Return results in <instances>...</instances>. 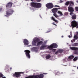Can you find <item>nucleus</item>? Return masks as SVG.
<instances>
[{
  "label": "nucleus",
  "instance_id": "f257e3e1",
  "mask_svg": "<svg viewBox=\"0 0 78 78\" xmlns=\"http://www.w3.org/2000/svg\"><path fill=\"white\" fill-rule=\"evenodd\" d=\"M43 44L42 41H39V39L38 38H36L34 39L32 42V44L34 46H40Z\"/></svg>",
  "mask_w": 78,
  "mask_h": 78
},
{
  "label": "nucleus",
  "instance_id": "f03ea898",
  "mask_svg": "<svg viewBox=\"0 0 78 78\" xmlns=\"http://www.w3.org/2000/svg\"><path fill=\"white\" fill-rule=\"evenodd\" d=\"M52 11L53 13V16H55L56 18H58L59 17V16H58L56 12H57L58 11V9L57 8H53L52 9Z\"/></svg>",
  "mask_w": 78,
  "mask_h": 78
},
{
  "label": "nucleus",
  "instance_id": "7ed1b4c3",
  "mask_svg": "<svg viewBox=\"0 0 78 78\" xmlns=\"http://www.w3.org/2000/svg\"><path fill=\"white\" fill-rule=\"evenodd\" d=\"M58 47V45L57 44H52L50 46H48V48L49 49H52V48H57Z\"/></svg>",
  "mask_w": 78,
  "mask_h": 78
},
{
  "label": "nucleus",
  "instance_id": "20e7f679",
  "mask_svg": "<svg viewBox=\"0 0 78 78\" xmlns=\"http://www.w3.org/2000/svg\"><path fill=\"white\" fill-rule=\"evenodd\" d=\"M71 27H72V29H73V28L76 27L78 26V23L75 20L73 21L71 23Z\"/></svg>",
  "mask_w": 78,
  "mask_h": 78
},
{
  "label": "nucleus",
  "instance_id": "39448f33",
  "mask_svg": "<svg viewBox=\"0 0 78 78\" xmlns=\"http://www.w3.org/2000/svg\"><path fill=\"white\" fill-rule=\"evenodd\" d=\"M24 52H25V54L26 57L28 59H30L31 57L30 56V51L28 50H25L24 51Z\"/></svg>",
  "mask_w": 78,
  "mask_h": 78
},
{
  "label": "nucleus",
  "instance_id": "423d86ee",
  "mask_svg": "<svg viewBox=\"0 0 78 78\" xmlns=\"http://www.w3.org/2000/svg\"><path fill=\"white\" fill-rule=\"evenodd\" d=\"M46 7L48 9H51L54 7V5L52 3H49L46 4Z\"/></svg>",
  "mask_w": 78,
  "mask_h": 78
},
{
  "label": "nucleus",
  "instance_id": "0eeeda50",
  "mask_svg": "<svg viewBox=\"0 0 78 78\" xmlns=\"http://www.w3.org/2000/svg\"><path fill=\"white\" fill-rule=\"evenodd\" d=\"M6 14L8 16H11L12 14H13V12H14V10L10 9L8 11H6Z\"/></svg>",
  "mask_w": 78,
  "mask_h": 78
},
{
  "label": "nucleus",
  "instance_id": "6e6552de",
  "mask_svg": "<svg viewBox=\"0 0 78 78\" xmlns=\"http://www.w3.org/2000/svg\"><path fill=\"white\" fill-rule=\"evenodd\" d=\"M13 76H15L16 78H18L21 76L20 73L18 72H15L14 74H13Z\"/></svg>",
  "mask_w": 78,
  "mask_h": 78
},
{
  "label": "nucleus",
  "instance_id": "1a4fd4ad",
  "mask_svg": "<svg viewBox=\"0 0 78 78\" xmlns=\"http://www.w3.org/2000/svg\"><path fill=\"white\" fill-rule=\"evenodd\" d=\"M74 39H73V40H71V42L72 43H73V42H75V40H77L78 39V36L76 35H75L74 36Z\"/></svg>",
  "mask_w": 78,
  "mask_h": 78
},
{
  "label": "nucleus",
  "instance_id": "9d476101",
  "mask_svg": "<svg viewBox=\"0 0 78 78\" xmlns=\"http://www.w3.org/2000/svg\"><path fill=\"white\" fill-rule=\"evenodd\" d=\"M68 9L69 12H74V9L73 7V6H69Z\"/></svg>",
  "mask_w": 78,
  "mask_h": 78
},
{
  "label": "nucleus",
  "instance_id": "9b49d317",
  "mask_svg": "<svg viewBox=\"0 0 78 78\" xmlns=\"http://www.w3.org/2000/svg\"><path fill=\"white\" fill-rule=\"evenodd\" d=\"M12 4H13V3H12V2H9L6 5V7H9V8H11V7L12 6Z\"/></svg>",
  "mask_w": 78,
  "mask_h": 78
},
{
  "label": "nucleus",
  "instance_id": "f8f14e48",
  "mask_svg": "<svg viewBox=\"0 0 78 78\" xmlns=\"http://www.w3.org/2000/svg\"><path fill=\"white\" fill-rule=\"evenodd\" d=\"M64 51V50L62 49H59L55 53V55H57V54L58 53H62V52Z\"/></svg>",
  "mask_w": 78,
  "mask_h": 78
},
{
  "label": "nucleus",
  "instance_id": "ddd939ff",
  "mask_svg": "<svg viewBox=\"0 0 78 78\" xmlns=\"http://www.w3.org/2000/svg\"><path fill=\"white\" fill-rule=\"evenodd\" d=\"M37 76L39 77L38 78L36 76H34V78H44V75L42 74H41L40 75H37Z\"/></svg>",
  "mask_w": 78,
  "mask_h": 78
},
{
  "label": "nucleus",
  "instance_id": "4468645a",
  "mask_svg": "<svg viewBox=\"0 0 78 78\" xmlns=\"http://www.w3.org/2000/svg\"><path fill=\"white\" fill-rule=\"evenodd\" d=\"M24 44V45H28L29 44L28 43V41L27 39H24V41H23Z\"/></svg>",
  "mask_w": 78,
  "mask_h": 78
},
{
  "label": "nucleus",
  "instance_id": "2eb2a0df",
  "mask_svg": "<svg viewBox=\"0 0 78 78\" xmlns=\"http://www.w3.org/2000/svg\"><path fill=\"white\" fill-rule=\"evenodd\" d=\"M37 5V3L32 2L31 3V5L32 7L34 8H36V5Z\"/></svg>",
  "mask_w": 78,
  "mask_h": 78
},
{
  "label": "nucleus",
  "instance_id": "dca6fc26",
  "mask_svg": "<svg viewBox=\"0 0 78 78\" xmlns=\"http://www.w3.org/2000/svg\"><path fill=\"white\" fill-rule=\"evenodd\" d=\"M69 6H73L74 5V3L72 1H70L69 2Z\"/></svg>",
  "mask_w": 78,
  "mask_h": 78
},
{
  "label": "nucleus",
  "instance_id": "f3484780",
  "mask_svg": "<svg viewBox=\"0 0 78 78\" xmlns=\"http://www.w3.org/2000/svg\"><path fill=\"white\" fill-rule=\"evenodd\" d=\"M47 47V46L45 45H42L40 47V49L44 50V49H45V47Z\"/></svg>",
  "mask_w": 78,
  "mask_h": 78
},
{
  "label": "nucleus",
  "instance_id": "a211bd4d",
  "mask_svg": "<svg viewBox=\"0 0 78 78\" xmlns=\"http://www.w3.org/2000/svg\"><path fill=\"white\" fill-rule=\"evenodd\" d=\"M41 4L39 3H37V5L36 6V8H39L41 7Z\"/></svg>",
  "mask_w": 78,
  "mask_h": 78
},
{
  "label": "nucleus",
  "instance_id": "6ab92c4d",
  "mask_svg": "<svg viewBox=\"0 0 78 78\" xmlns=\"http://www.w3.org/2000/svg\"><path fill=\"white\" fill-rule=\"evenodd\" d=\"M74 56L73 55H72L69 56L68 59L69 60H71L73 59L74 58Z\"/></svg>",
  "mask_w": 78,
  "mask_h": 78
},
{
  "label": "nucleus",
  "instance_id": "aec40b11",
  "mask_svg": "<svg viewBox=\"0 0 78 78\" xmlns=\"http://www.w3.org/2000/svg\"><path fill=\"white\" fill-rule=\"evenodd\" d=\"M51 19L52 20H53L56 23H58V21L55 20V18L53 16H52L51 17Z\"/></svg>",
  "mask_w": 78,
  "mask_h": 78
},
{
  "label": "nucleus",
  "instance_id": "412c9836",
  "mask_svg": "<svg viewBox=\"0 0 78 78\" xmlns=\"http://www.w3.org/2000/svg\"><path fill=\"white\" fill-rule=\"evenodd\" d=\"M72 46H78V43H75L72 44Z\"/></svg>",
  "mask_w": 78,
  "mask_h": 78
},
{
  "label": "nucleus",
  "instance_id": "4be33fe9",
  "mask_svg": "<svg viewBox=\"0 0 78 78\" xmlns=\"http://www.w3.org/2000/svg\"><path fill=\"white\" fill-rule=\"evenodd\" d=\"M58 14H60V16H63V14H62V12H61V11H58Z\"/></svg>",
  "mask_w": 78,
  "mask_h": 78
},
{
  "label": "nucleus",
  "instance_id": "5701e85b",
  "mask_svg": "<svg viewBox=\"0 0 78 78\" xmlns=\"http://www.w3.org/2000/svg\"><path fill=\"white\" fill-rule=\"evenodd\" d=\"M51 57V56L50 55H48L46 56V59H50Z\"/></svg>",
  "mask_w": 78,
  "mask_h": 78
},
{
  "label": "nucleus",
  "instance_id": "b1692460",
  "mask_svg": "<svg viewBox=\"0 0 78 78\" xmlns=\"http://www.w3.org/2000/svg\"><path fill=\"white\" fill-rule=\"evenodd\" d=\"M76 17L75 15H73L72 17V19L73 20H75V19H76Z\"/></svg>",
  "mask_w": 78,
  "mask_h": 78
},
{
  "label": "nucleus",
  "instance_id": "393cba45",
  "mask_svg": "<svg viewBox=\"0 0 78 78\" xmlns=\"http://www.w3.org/2000/svg\"><path fill=\"white\" fill-rule=\"evenodd\" d=\"M78 60V57H75L73 59V61H76Z\"/></svg>",
  "mask_w": 78,
  "mask_h": 78
},
{
  "label": "nucleus",
  "instance_id": "a878e982",
  "mask_svg": "<svg viewBox=\"0 0 78 78\" xmlns=\"http://www.w3.org/2000/svg\"><path fill=\"white\" fill-rule=\"evenodd\" d=\"M69 1L65 3V5H67V6H68V5H69Z\"/></svg>",
  "mask_w": 78,
  "mask_h": 78
},
{
  "label": "nucleus",
  "instance_id": "bb28decb",
  "mask_svg": "<svg viewBox=\"0 0 78 78\" xmlns=\"http://www.w3.org/2000/svg\"><path fill=\"white\" fill-rule=\"evenodd\" d=\"M3 76H4L2 73H0V78H2Z\"/></svg>",
  "mask_w": 78,
  "mask_h": 78
},
{
  "label": "nucleus",
  "instance_id": "cd10ccee",
  "mask_svg": "<svg viewBox=\"0 0 78 78\" xmlns=\"http://www.w3.org/2000/svg\"><path fill=\"white\" fill-rule=\"evenodd\" d=\"M75 9L76 11H78V7H75Z\"/></svg>",
  "mask_w": 78,
  "mask_h": 78
},
{
  "label": "nucleus",
  "instance_id": "c85d7f7f",
  "mask_svg": "<svg viewBox=\"0 0 78 78\" xmlns=\"http://www.w3.org/2000/svg\"><path fill=\"white\" fill-rule=\"evenodd\" d=\"M38 47H34L32 48V49L33 50H36V49H37V48Z\"/></svg>",
  "mask_w": 78,
  "mask_h": 78
},
{
  "label": "nucleus",
  "instance_id": "c756f323",
  "mask_svg": "<svg viewBox=\"0 0 78 78\" xmlns=\"http://www.w3.org/2000/svg\"><path fill=\"white\" fill-rule=\"evenodd\" d=\"M2 10V7H0V12H1Z\"/></svg>",
  "mask_w": 78,
  "mask_h": 78
},
{
  "label": "nucleus",
  "instance_id": "7c9ffc66",
  "mask_svg": "<svg viewBox=\"0 0 78 78\" xmlns=\"http://www.w3.org/2000/svg\"><path fill=\"white\" fill-rule=\"evenodd\" d=\"M70 14L71 16H72V15L73 14V12H70Z\"/></svg>",
  "mask_w": 78,
  "mask_h": 78
},
{
  "label": "nucleus",
  "instance_id": "2f4dec72",
  "mask_svg": "<svg viewBox=\"0 0 78 78\" xmlns=\"http://www.w3.org/2000/svg\"><path fill=\"white\" fill-rule=\"evenodd\" d=\"M55 7H58V8H60V7L59 5H55Z\"/></svg>",
  "mask_w": 78,
  "mask_h": 78
},
{
  "label": "nucleus",
  "instance_id": "473e14b6",
  "mask_svg": "<svg viewBox=\"0 0 78 78\" xmlns=\"http://www.w3.org/2000/svg\"><path fill=\"white\" fill-rule=\"evenodd\" d=\"M68 12H65V15H68Z\"/></svg>",
  "mask_w": 78,
  "mask_h": 78
},
{
  "label": "nucleus",
  "instance_id": "72a5a7b5",
  "mask_svg": "<svg viewBox=\"0 0 78 78\" xmlns=\"http://www.w3.org/2000/svg\"><path fill=\"white\" fill-rule=\"evenodd\" d=\"M53 52H55V51L56 50V49H53Z\"/></svg>",
  "mask_w": 78,
  "mask_h": 78
},
{
  "label": "nucleus",
  "instance_id": "f704fd0d",
  "mask_svg": "<svg viewBox=\"0 0 78 78\" xmlns=\"http://www.w3.org/2000/svg\"><path fill=\"white\" fill-rule=\"evenodd\" d=\"M76 36H77L78 37V32H76Z\"/></svg>",
  "mask_w": 78,
  "mask_h": 78
},
{
  "label": "nucleus",
  "instance_id": "c9c22d12",
  "mask_svg": "<svg viewBox=\"0 0 78 78\" xmlns=\"http://www.w3.org/2000/svg\"><path fill=\"white\" fill-rule=\"evenodd\" d=\"M36 1L38 2H41V0H36Z\"/></svg>",
  "mask_w": 78,
  "mask_h": 78
},
{
  "label": "nucleus",
  "instance_id": "e433bc0d",
  "mask_svg": "<svg viewBox=\"0 0 78 78\" xmlns=\"http://www.w3.org/2000/svg\"><path fill=\"white\" fill-rule=\"evenodd\" d=\"M62 2H63L62 1H61V0L60 1V3H62Z\"/></svg>",
  "mask_w": 78,
  "mask_h": 78
},
{
  "label": "nucleus",
  "instance_id": "4c0bfd02",
  "mask_svg": "<svg viewBox=\"0 0 78 78\" xmlns=\"http://www.w3.org/2000/svg\"><path fill=\"white\" fill-rule=\"evenodd\" d=\"M68 37H69V38H70V37H71L70 36V35H69V36H68Z\"/></svg>",
  "mask_w": 78,
  "mask_h": 78
},
{
  "label": "nucleus",
  "instance_id": "58836bf2",
  "mask_svg": "<svg viewBox=\"0 0 78 78\" xmlns=\"http://www.w3.org/2000/svg\"><path fill=\"white\" fill-rule=\"evenodd\" d=\"M2 78H6V77L4 76V77H2Z\"/></svg>",
  "mask_w": 78,
  "mask_h": 78
},
{
  "label": "nucleus",
  "instance_id": "ea45409f",
  "mask_svg": "<svg viewBox=\"0 0 78 78\" xmlns=\"http://www.w3.org/2000/svg\"><path fill=\"white\" fill-rule=\"evenodd\" d=\"M53 25H55V26H56V24H55V23H53Z\"/></svg>",
  "mask_w": 78,
  "mask_h": 78
},
{
  "label": "nucleus",
  "instance_id": "a19ab883",
  "mask_svg": "<svg viewBox=\"0 0 78 78\" xmlns=\"http://www.w3.org/2000/svg\"><path fill=\"white\" fill-rule=\"evenodd\" d=\"M5 16H6V17H8V15H5Z\"/></svg>",
  "mask_w": 78,
  "mask_h": 78
},
{
  "label": "nucleus",
  "instance_id": "79ce46f5",
  "mask_svg": "<svg viewBox=\"0 0 78 78\" xmlns=\"http://www.w3.org/2000/svg\"><path fill=\"white\" fill-rule=\"evenodd\" d=\"M60 9V8H57V9Z\"/></svg>",
  "mask_w": 78,
  "mask_h": 78
},
{
  "label": "nucleus",
  "instance_id": "37998d69",
  "mask_svg": "<svg viewBox=\"0 0 78 78\" xmlns=\"http://www.w3.org/2000/svg\"><path fill=\"white\" fill-rule=\"evenodd\" d=\"M10 70H12V68H10Z\"/></svg>",
  "mask_w": 78,
  "mask_h": 78
},
{
  "label": "nucleus",
  "instance_id": "c03bdc74",
  "mask_svg": "<svg viewBox=\"0 0 78 78\" xmlns=\"http://www.w3.org/2000/svg\"><path fill=\"white\" fill-rule=\"evenodd\" d=\"M62 37H64V36H62Z\"/></svg>",
  "mask_w": 78,
  "mask_h": 78
},
{
  "label": "nucleus",
  "instance_id": "a18cd8bd",
  "mask_svg": "<svg viewBox=\"0 0 78 78\" xmlns=\"http://www.w3.org/2000/svg\"><path fill=\"white\" fill-rule=\"evenodd\" d=\"M26 1H28L29 0H25Z\"/></svg>",
  "mask_w": 78,
  "mask_h": 78
},
{
  "label": "nucleus",
  "instance_id": "49530a36",
  "mask_svg": "<svg viewBox=\"0 0 78 78\" xmlns=\"http://www.w3.org/2000/svg\"><path fill=\"white\" fill-rule=\"evenodd\" d=\"M61 73L62 74V73H63L62 72Z\"/></svg>",
  "mask_w": 78,
  "mask_h": 78
},
{
  "label": "nucleus",
  "instance_id": "de8ad7c7",
  "mask_svg": "<svg viewBox=\"0 0 78 78\" xmlns=\"http://www.w3.org/2000/svg\"><path fill=\"white\" fill-rule=\"evenodd\" d=\"M71 35L72 34V33L70 32Z\"/></svg>",
  "mask_w": 78,
  "mask_h": 78
},
{
  "label": "nucleus",
  "instance_id": "09e8293b",
  "mask_svg": "<svg viewBox=\"0 0 78 78\" xmlns=\"http://www.w3.org/2000/svg\"><path fill=\"white\" fill-rule=\"evenodd\" d=\"M57 73H59V72H58Z\"/></svg>",
  "mask_w": 78,
  "mask_h": 78
},
{
  "label": "nucleus",
  "instance_id": "8fccbe9b",
  "mask_svg": "<svg viewBox=\"0 0 78 78\" xmlns=\"http://www.w3.org/2000/svg\"><path fill=\"white\" fill-rule=\"evenodd\" d=\"M33 1V0H31V1Z\"/></svg>",
  "mask_w": 78,
  "mask_h": 78
},
{
  "label": "nucleus",
  "instance_id": "3c124183",
  "mask_svg": "<svg viewBox=\"0 0 78 78\" xmlns=\"http://www.w3.org/2000/svg\"><path fill=\"white\" fill-rule=\"evenodd\" d=\"M77 2H78V1H77Z\"/></svg>",
  "mask_w": 78,
  "mask_h": 78
}]
</instances>
